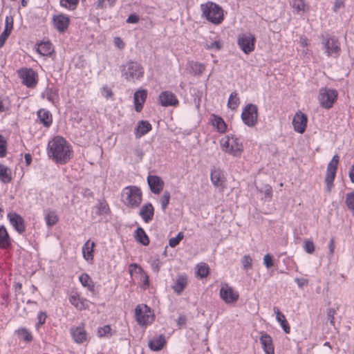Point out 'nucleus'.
Returning a JSON list of instances; mask_svg holds the SVG:
<instances>
[{
  "label": "nucleus",
  "mask_w": 354,
  "mask_h": 354,
  "mask_svg": "<svg viewBox=\"0 0 354 354\" xmlns=\"http://www.w3.org/2000/svg\"><path fill=\"white\" fill-rule=\"evenodd\" d=\"M47 153L55 162L64 165L73 156L71 145L62 136H55L48 142Z\"/></svg>",
  "instance_id": "nucleus-1"
},
{
  "label": "nucleus",
  "mask_w": 354,
  "mask_h": 354,
  "mask_svg": "<svg viewBox=\"0 0 354 354\" xmlns=\"http://www.w3.org/2000/svg\"><path fill=\"white\" fill-rule=\"evenodd\" d=\"M201 8L203 16L215 25L221 24L224 19L223 10L218 5L213 2H207L201 4Z\"/></svg>",
  "instance_id": "nucleus-2"
},
{
  "label": "nucleus",
  "mask_w": 354,
  "mask_h": 354,
  "mask_svg": "<svg viewBox=\"0 0 354 354\" xmlns=\"http://www.w3.org/2000/svg\"><path fill=\"white\" fill-rule=\"evenodd\" d=\"M122 75L129 82H136L144 75V68L137 62L130 61L122 66Z\"/></svg>",
  "instance_id": "nucleus-3"
},
{
  "label": "nucleus",
  "mask_w": 354,
  "mask_h": 354,
  "mask_svg": "<svg viewBox=\"0 0 354 354\" xmlns=\"http://www.w3.org/2000/svg\"><path fill=\"white\" fill-rule=\"evenodd\" d=\"M141 189L136 186L126 187L122 192L124 203L130 207H137L142 202Z\"/></svg>",
  "instance_id": "nucleus-4"
},
{
  "label": "nucleus",
  "mask_w": 354,
  "mask_h": 354,
  "mask_svg": "<svg viewBox=\"0 0 354 354\" xmlns=\"http://www.w3.org/2000/svg\"><path fill=\"white\" fill-rule=\"evenodd\" d=\"M338 93L335 89L329 88H321L319 90L318 100L320 106L329 109L333 107L336 102Z\"/></svg>",
  "instance_id": "nucleus-5"
},
{
  "label": "nucleus",
  "mask_w": 354,
  "mask_h": 354,
  "mask_svg": "<svg viewBox=\"0 0 354 354\" xmlns=\"http://www.w3.org/2000/svg\"><path fill=\"white\" fill-rule=\"evenodd\" d=\"M258 108L255 104H249L243 109L241 113V119L243 123L249 127H252L257 123Z\"/></svg>",
  "instance_id": "nucleus-6"
},
{
  "label": "nucleus",
  "mask_w": 354,
  "mask_h": 354,
  "mask_svg": "<svg viewBox=\"0 0 354 354\" xmlns=\"http://www.w3.org/2000/svg\"><path fill=\"white\" fill-rule=\"evenodd\" d=\"M135 316L137 322L142 326L149 324L153 320V315L147 305L137 306L135 309Z\"/></svg>",
  "instance_id": "nucleus-7"
},
{
  "label": "nucleus",
  "mask_w": 354,
  "mask_h": 354,
  "mask_svg": "<svg viewBox=\"0 0 354 354\" xmlns=\"http://www.w3.org/2000/svg\"><path fill=\"white\" fill-rule=\"evenodd\" d=\"M339 160V156L335 154L333 156L332 160L328 164L325 177V182L326 184V189L328 192H330L333 187V181L335 180L337 169Z\"/></svg>",
  "instance_id": "nucleus-8"
},
{
  "label": "nucleus",
  "mask_w": 354,
  "mask_h": 354,
  "mask_svg": "<svg viewBox=\"0 0 354 354\" xmlns=\"http://www.w3.org/2000/svg\"><path fill=\"white\" fill-rule=\"evenodd\" d=\"M18 75L23 84L28 88H34L37 84V74L32 68H21Z\"/></svg>",
  "instance_id": "nucleus-9"
},
{
  "label": "nucleus",
  "mask_w": 354,
  "mask_h": 354,
  "mask_svg": "<svg viewBox=\"0 0 354 354\" xmlns=\"http://www.w3.org/2000/svg\"><path fill=\"white\" fill-rule=\"evenodd\" d=\"M70 17L63 13L54 15L52 17L53 28L60 33L65 32L70 25Z\"/></svg>",
  "instance_id": "nucleus-10"
},
{
  "label": "nucleus",
  "mask_w": 354,
  "mask_h": 354,
  "mask_svg": "<svg viewBox=\"0 0 354 354\" xmlns=\"http://www.w3.org/2000/svg\"><path fill=\"white\" fill-rule=\"evenodd\" d=\"M70 334L73 341L77 344H82L88 340V335L83 323L79 326H73L70 328Z\"/></svg>",
  "instance_id": "nucleus-11"
},
{
  "label": "nucleus",
  "mask_w": 354,
  "mask_h": 354,
  "mask_svg": "<svg viewBox=\"0 0 354 354\" xmlns=\"http://www.w3.org/2000/svg\"><path fill=\"white\" fill-rule=\"evenodd\" d=\"M219 295L221 298L226 304L235 303L239 297V293L234 291V289L227 283H224L222 285L220 289Z\"/></svg>",
  "instance_id": "nucleus-12"
},
{
  "label": "nucleus",
  "mask_w": 354,
  "mask_h": 354,
  "mask_svg": "<svg viewBox=\"0 0 354 354\" xmlns=\"http://www.w3.org/2000/svg\"><path fill=\"white\" fill-rule=\"evenodd\" d=\"M7 217L14 229L20 234L26 231L24 219L15 212H10Z\"/></svg>",
  "instance_id": "nucleus-13"
},
{
  "label": "nucleus",
  "mask_w": 354,
  "mask_h": 354,
  "mask_svg": "<svg viewBox=\"0 0 354 354\" xmlns=\"http://www.w3.org/2000/svg\"><path fill=\"white\" fill-rule=\"evenodd\" d=\"M307 122V116L304 113L300 111L297 113L292 120L295 131L303 133L306 131Z\"/></svg>",
  "instance_id": "nucleus-14"
},
{
  "label": "nucleus",
  "mask_w": 354,
  "mask_h": 354,
  "mask_svg": "<svg viewBox=\"0 0 354 354\" xmlns=\"http://www.w3.org/2000/svg\"><path fill=\"white\" fill-rule=\"evenodd\" d=\"M147 183L151 192L155 194H160L164 187V181L158 176L149 175Z\"/></svg>",
  "instance_id": "nucleus-15"
},
{
  "label": "nucleus",
  "mask_w": 354,
  "mask_h": 354,
  "mask_svg": "<svg viewBox=\"0 0 354 354\" xmlns=\"http://www.w3.org/2000/svg\"><path fill=\"white\" fill-rule=\"evenodd\" d=\"M159 101L160 104L163 106H176L179 103L175 95L172 92L168 91H162L160 93Z\"/></svg>",
  "instance_id": "nucleus-16"
},
{
  "label": "nucleus",
  "mask_w": 354,
  "mask_h": 354,
  "mask_svg": "<svg viewBox=\"0 0 354 354\" xmlns=\"http://www.w3.org/2000/svg\"><path fill=\"white\" fill-rule=\"evenodd\" d=\"M230 138H231L230 149H226V153L235 157L240 156L243 151L242 143L239 141V138L233 134H230Z\"/></svg>",
  "instance_id": "nucleus-17"
},
{
  "label": "nucleus",
  "mask_w": 354,
  "mask_h": 354,
  "mask_svg": "<svg viewBox=\"0 0 354 354\" xmlns=\"http://www.w3.org/2000/svg\"><path fill=\"white\" fill-rule=\"evenodd\" d=\"M259 340L266 354H274L272 339L269 335L262 333Z\"/></svg>",
  "instance_id": "nucleus-18"
},
{
  "label": "nucleus",
  "mask_w": 354,
  "mask_h": 354,
  "mask_svg": "<svg viewBox=\"0 0 354 354\" xmlns=\"http://www.w3.org/2000/svg\"><path fill=\"white\" fill-rule=\"evenodd\" d=\"M147 96V91L145 89H140L135 92L133 95V101L135 105V110L140 112L142 108L143 104Z\"/></svg>",
  "instance_id": "nucleus-19"
},
{
  "label": "nucleus",
  "mask_w": 354,
  "mask_h": 354,
  "mask_svg": "<svg viewBox=\"0 0 354 354\" xmlns=\"http://www.w3.org/2000/svg\"><path fill=\"white\" fill-rule=\"evenodd\" d=\"M187 277L186 274H178L171 286V288L178 295H180L187 286Z\"/></svg>",
  "instance_id": "nucleus-20"
},
{
  "label": "nucleus",
  "mask_w": 354,
  "mask_h": 354,
  "mask_svg": "<svg viewBox=\"0 0 354 354\" xmlns=\"http://www.w3.org/2000/svg\"><path fill=\"white\" fill-rule=\"evenodd\" d=\"M70 303L74 306L78 310H83L88 308V301L87 299L80 297L77 293H75L69 297Z\"/></svg>",
  "instance_id": "nucleus-21"
},
{
  "label": "nucleus",
  "mask_w": 354,
  "mask_h": 354,
  "mask_svg": "<svg viewBox=\"0 0 354 354\" xmlns=\"http://www.w3.org/2000/svg\"><path fill=\"white\" fill-rule=\"evenodd\" d=\"M139 215L145 223H148L151 221L154 215V208L152 204L150 203L145 204L141 207Z\"/></svg>",
  "instance_id": "nucleus-22"
},
{
  "label": "nucleus",
  "mask_w": 354,
  "mask_h": 354,
  "mask_svg": "<svg viewBox=\"0 0 354 354\" xmlns=\"http://www.w3.org/2000/svg\"><path fill=\"white\" fill-rule=\"evenodd\" d=\"M210 179L212 184L216 187H222L225 182L223 171L219 168L216 167L211 170Z\"/></svg>",
  "instance_id": "nucleus-23"
},
{
  "label": "nucleus",
  "mask_w": 354,
  "mask_h": 354,
  "mask_svg": "<svg viewBox=\"0 0 354 354\" xmlns=\"http://www.w3.org/2000/svg\"><path fill=\"white\" fill-rule=\"evenodd\" d=\"M37 118L39 122L43 124L45 127H49L53 122L52 114L49 111L45 109H39L37 111Z\"/></svg>",
  "instance_id": "nucleus-24"
},
{
  "label": "nucleus",
  "mask_w": 354,
  "mask_h": 354,
  "mask_svg": "<svg viewBox=\"0 0 354 354\" xmlns=\"http://www.w3.org/2000/svg\"><path fill=\"white\" fill-rule=\"evenodd\" d=\"M273 311L276 314V319H277V322L280 324L283 331L286 334L290 333V328L288 321L286 319L285 315L280 312L278 307H276V306L274 307Z\"/></svg>",
  "instance_id": "nucleus-25"
},
{
  "label": "nucleus",
  "mask_w": 354,
  "mask_h": 354,
  "mask_svg": "<svg viewBox=\"0 0 354 354\" xmlns=\"http://www.w3.org/2000/svg\"><path fill=\"white\" fill-rule=\"evenodd\" d=\"M165 344L166 339L165 336L163 335H160L158 337L149 342V347L152 351H158L163 348Z\"/></svg>",
  "instance_id": "nucleus-26"
},
{
  "label": "nucleus",
  "mask_w": 354,
  "mask_h": 354,
  "mask_svg": "<svg viewBox=\"0 0 354 354\" xmlns=\"http://www.w3.org/2000/svg\"><path fill=\"white\" fill-rule=\"evenodd\" d=\"M151 130V124L147 120L139 121L136 128V136L140 138Z\"/></svg>",
  "instance_id": "nucleus-27"
},
{
  "label": "nucleus",
  "mask_w": 354,
  "mask_h": 354,
  "mask_svg": "<svg viewBox=\"0 0 354 354\" xmlns=\"http://www.w3.org/2000/svg\"><path fill=\"white\" fill-rule=\"evenodd\" d=\"M11 245L10 237L4 225H0V248H7Z\"/></svg>",
  "instance_id": "nucleus-28"
},
{
  "label": "nucleus",
  "mask_w": 354,
  "mask_h": 354,
  "mask_svg": "<svg viewBox=\"0 0 354 354\" xmlns=\"http://www.w3.org/2000/svg\"><path fill=\"white\" fill-rule=\"evenodd\" d=\"M94 246V242H91L90 240H88L82 246L83 257L87 261L93 259V253Z\"/></svg>",
  "instance_id": "nucleus-29"
},
{
  "label": "nucleus",
  "mask_w": 354,
  "mask_h": 354,
  "mask_svg": "<svg viewBox=\"0 0 354 354\" xmlns=\"http://www.w3.org/2000/svg\"><path fill=\"white\" fill-rule=\"evenodd\" d=\"M212 124L220 133H224L226 131L227 124L223 119L220 116L214 114L212 115Z\"/></svg>",
  "instance_id": "nucleus-30"
},
{
  "label": "nucleus",
  "mask_w": 354,
  "mask_h": 354,
  "mask_svg": "<svg viewBox=\"0 0 354 354\" xmlns=\"http://www.w3.org/2000/svg\"><path fill=\"white\" fill-rule=\"evenodd\" d=\"M136 240L142 245L147 246L149 244V239L145 230L139 227L135 232Z\"/></svg>",
  "instance_id": "nucleus-31"
},
{
  "label": "nucleus",
  "mask_w": 354,
  "mask_h": 354,
  "mask_svg": "<svg viewBox=\"0 0 354 354\" xmlns=\"http://www.w3.org/2000/svg\"><path fill=\"white\" fill-rule=\"evenodd\" d=\"M79 280L81 283V284L87 288V289L91 292H93L95 291V286L94 283L90 277V276L86 273H82L79 277Z\"/></svg>",
  "instance_id": "nucleus-32"
},
{
  "label": "nucleus",
  "mask_w": 354,
  "mask_h": 354,
  "mask_svg": "<svg viewBox=\"0 0 354 354\" xmlns=\"http://www.w3.org/2000/svg\"><path fill=\"white\" fill-rule=\"evenodd\" d=\"M12 180L9 168L0 163V181L3 183H9Z\"/></svg>",
  "instance_id": "nucleus-33"
},
{
  "label": "nucleus",
  "mask_w": 354,
  "mask_h": 354,
  "mask_svg": "<svg viewBox=\"0 0 354 354\" xmlns=\"http://www.w3.org/2000/svg\"><path fill=\"white\" fill-rule=\"evenodd\" d=\"M255 41L254 35L250 32L241 34L238 37V44H254Z\"/></svg>",
  "instance_id": "nucleus-34"
},
{
  "label": "nucleus",
  "mask_w": 354,
  "mask_h": 354,
  "mask_svg": "<svg viewBox=\"0 0 354 354\" xmlns=\"http://www.w3.org/2000/svg\"><path fill=\"white\" fill-rule=\"evenodd\" d=\"M240 104V99L238 97V93L236 91L232 92L228 99L227 106L232 109L235 110L238 107Z\"/></svg>",
  "instance_id": "nucleus-35"
},
{
  "label": "nucleus",
  "mask_w": 354,
  "mask_h": 354,
  "mask_svg": "<svg viewBox=\"0 0 354 354\" xmlns=\"http://www.w3.org/2000/svg\"><path fill=\"white\" fill-rule=\"evenodd\" d=\"M80 0H60L59 5L61 7L67 9L68 10H75Z\"/></svg>",
  "instance_id": "nucleus-36"
},
{
  "label": "nucleus",
  "mask_w": 354,
  "mask_h": 354,
  "mask_svg": "<svg viewBox=\"0 0 354 354\" xmlns=\"http://www.w3.org/2000/svg\"><path fill=\"white\" fill-rule=\"evenodd\" d=\"M36 50L42 56L51 55L55 50L53 46H35Z\"/></svg>",
  "instance_id": "nucleus-37"
},
{
  "label": "nucleus",
  "mask_w": 354,
  "mask_h": 354,
  "mask_svg": "<svg viewBox=\"0 0 354 354\" xmlns=\"http://www.w3.org/2000/svg\"><path fill=\"white\" fill-rule=\"evenodd\" d=\"M209 272V268L207 263H203L197 265L196 274L201 278L206 277Z\"/></svg>",
  "instance_id": "nucleus-38"
},
{
  "label": "nucleus",
  "mask_w": 354,
  "mask_h": 354,
  "mask_svg": "<svg viewBox=\"0 0 354 354\" xmlns=\"http://www.w3.org/2000/svg\"><path fill=\"white\" fill-rule=\"evenodd\" d=\"M323 50L327 55V56L337 57L339 52V46H324Z\"/></svg>",
  "instance_id": "nucleus-39"
},
{
  "label": "nucleus",
  "mask_w": 354,
  "mask_h": 354,
  "mask_svg": "<svg viewBox=\"0 0 354 354\" xmlns=\"http://www.w3.org/2000/svg\"><path fill=\"white\" fill-rule=\"evenodd\" d=\"M189 67L195 75H201L204 71L205 66L203 64L199 62H190Z\"/></svg>",
  "instance_id": "nucleus-40"
},
{
  "label": "nucleus",
  "mask_w": 354,
  "mask_h": 354,
  "mask_svg": "<svg viewBox=\"0 0 354 354\" xmlns=\"http://www.w3.org/2000/svg\"><path fill=\"white\" fill-rule=\"evenodd\" d=\"M97 335L100 338L111 337L112 335L111 326L109 325H105L102 327H99L97 328Z\"/></svg>",
  "instance_id": "nucleus-41"
},
{
  "label": "nucleus",
  "mask_w": 354,
  "mask_h": 354,
  "mask_svg": "<svg viewBox=\"0 0 354 354\" xmlns=\"http://www.w3.org/2000/svg\"><path fill=\"white\" fill-rule=\"evenodd\" d=\"M45 220L46 222L47 225L48 226H53L56 224V223L58 221V217L57 214L51 211L46 214L45 216Z\"/></svg>",
  "instance_id": "nucleus-42"
},
{
  "label": "nucleus",
  "mask_w": 354,
  "mask_h": 354,
  "mask_svg": "<svg viewBox=\"0 0 354 354\" xmlns=\"http://www.w3.org/2000/svg\"><path fill=\"white\" fill-rule=\"evenodd\" d=\"M46 98L53 103L58 98V91L54 88H47L46 90Z\"/></svg>",
  "instance_id": "nucleus-43"
},
{
  "label": "nucleus",
  "mask_w": 354,
  "mask_h": 354,
  "mask_svg": "<svg viewBox=\"0 0 354 354\" xmlns=\"http://www.w3.org/2000/svg\"><path fill=\"white\" fill-rule=\"evenodd\" d=\"M13 29V19L10 17H6L5 19V29L3 33L8 37Z\"/></svg>",
  "instance_id": "nucleus-44"
},
{
  "label": "nucleus",
  "mask_w": 354,
  "mask_h": 354,
  "mask_svg": "<svg viewBox=\"0 0 354 354\" xmlns=\"http://www.w3.org/2000/svg\"><path fill=\"white\" fill-rule=\"evenodd\" d=\"M241 262L243 266V269L245 271H248V270L252 269V259L250 255H244L241 259Z\"/></svg>",
  "instance_id": "nucleus-45"
},
{
  "label": "nucleus",
  "mask_w": 354,
  "mask_h": 354,
  "mask_svg": "<svg viewBox=\"0 0 354 354\" xmlns=\"http://www.w3.org/2000/svg\"><path fill=\"white\" fill-rule=\"evenodd\" d=\"M345 203L348 209L354 214V192L346 194Z\"/></svg>",
  "instance_id": "nucleus-46"
},
{
  "label": "nucleus",
  "mask_w": 354,
  "mask_h": 354,
  "mask_svg": "<svg viewBox=\"0 0 354 354\" xmlns=\"http://www.w3.org/2000/svg\"><path fill=\"white\" fill-rule=\"evenodd\" d=\"M18 335L21 339L27 342H30L32 340V336L31 333L26 328H20L17 330Z\"/></svg>",
  "instance_id": "nucleus-47"
},
{
  "label": "nucleus",
  "mask_w": 354,
  "mask_h": 354,
  "mask_svg": "<svg viewBox=\"0 0 354 354\" xmlns=\"http://www.w3.org/2000/svg\"><path fill=\"white\" fill-rule=\"evenodd\" d=\"M109 210L107 203L105 201H99V203L97 205V212L96 213L98 215L107 214Z\"/></svg>",
  "instance_id": "nucleus-48"
},
{
  "label": "nucleus",
  "mask_w": 354,
  "mask_h": 354,
  "mask_svg": "<svg viewBox=\"0 0 354 354\" xmlns=\"http://www.w3.org/2000/svg\"><path fill=\"white\" fill-rule=\"evenodd\" d=\"M293 8L297 11H306L308 9L307 4L304 0H295L293 2Z\"/></svg>",
  "instance_id": "nucleus-49"
},
{
  "label": "nucleus",
  "mask_w": 354,
  "mask_h": 354,
  "mask_svg": "<svg viewBox=\"0 0 354 354\" xmlns=\"http://www.w3.org/2000/svg\"><path fill=\"white\" fill-rule=\"evenodd\" d=\"M170 199V193L168 191H165L162 196L160 198V204L162 210H165L169 203Z\"/></svg>",
  "instance_id": "nucleus-50"
},
{
  "label": "nucleus",
  "mask_w": 354,
  "mask_h": 354,
  "mask_svg": "<svg viewBox=\"0 0 354 354\" xmlns=\"http://www.w3.org/2000/svg\"><path fill=\"white\" fill-rule=\"evenodd\" d=\"M116 0H97L96 8H104L106 6L109 7H113L115 4Z\"/></svg>",
  "instance_id": "nucleus-51"
},
{
  "label": "nucleus",
  "mask_w": 354,
  "mask_h": 354,
  "mask_svg": "<svg viewBox=\"0 0 354 354\" xmlns=\"http://www.w3.org/2000/svg\"><path fill=\"white\" fill-rule=\"evenodd\" d=\"M7 153V142L5 138L0 135V157L3 158Z\"/></svg>",
  "instance_id": "nucleus-52"
},
{
  "label": "nucleus",
  "mask_w": 354,
  "mask_h": 354,
  "mask_svg": "<svg viewBox=\"0 0 354 354\" xmlns=\"http://www.w3.org/2000/svg\"><path fill=\"white\" fill-rule=\"evenodd\" d=\"M184 235L183 232H179L176 237L171 238L169 241V245L171 248H174L179 244L180 241L183 239Z\"/></svg>",
  "instance_id": "nucleus-53"
},
{
  "label": "nucleus",
  "mask_w": 354,
  "mask_h": 354,
  "mask_svg": "<svg viewBox=\"0 0 354 354\" xmlns=\"http://www.w3.org/2000/svg\"><path fill=\"white\" fill-rule=\"evenodd\" d=\"M304 249L308 254H313L315 251V245L310 239H306L304 243Z\"/></svg>",
  "instance_id": "nucleus-54"
},
{
  "label": "nucleus",
  "mask_w": 354,
  "mask_h": 354,
  "mask_svg": "<svg viewBox=\"0 0 354 354\" xmlns=\"http://www.w3.org/2000/svg\"><path fill=\"white\" fill-rule=\"evenodd\" d=\"M263 265L266 268H270L274 266V259L271 254H266L263 257Z\"/></svg>",
  "instance_id": "nucleus-55"
},
{
  "label": "nucleus",
  "mask_w": 354,
  "mask_h": 354,
  "mask_svg": "<svg viewBox=\"0 0 354 354\" xmlns=\"http://www.w3.org/2000/svg\"><path fill=\"white\" fill-rule=\"evenodd\" d=\"M230 135H227L224 139L221 140V146L223 151L226 152V149H230Z\"/></svg>",
  "instance_id": "nucleus-56"
},
{
  "label": "nucleus",
  "mask_w": 354,
  "mask_h": 354,
  "mask_svg": "<svg viewBox=\"0 0 354 354\" xmlns=\"http://www.w3.org/2000/svg\"><path fill=\"white\" fill-rule=\"evenodd\" d=\"M162 263L160 262L159 258H156L151 261V267L152 270L158 273L160 271Z\"/></svg>",
  "instance_id": "nucleus-57"
},
{
  "label": "nucleus",
  "mask_w": 354,
  "mask_h": 354,
  "mask_svg": "<svg viewBox=\"0 0 354 354\" xmlns=\"http://www.w3.org/2000/svg\"><path fill=\"white\" fill-rule=\"evenodd\" d=\"M46 317H47V315H46V313L42 312V311L39 313V314L37 315L38 322L36 324V327L37 328H39L41 325H43L45 323Z\"/></svg>",
  "instance_id": "nucleus-58"
},
{
  "label": "nucleus",
  "mask_w": 354,
  "mask_h": 354,
  "mask_svg": "<svg viewBox=\"0 0 354 354\" xmlns=\"http://www.w3.org/2000/svg\"><path fill=\"white\" fill-rule=\"evenodd\" d=\"M336 311L333 308H328L327 310V319L330 322V324L333 326L335 324L334 315Z\"/></svg>",
  "instance_id": "nucleus-59"
},
{
  "label": "nucleus",
  "mask_w": 354,
  "mask_h": 354,
  "mask_svg": "<svg viewBox=\"0 0 354 354\" xmlns=\"http://www.w3.org/2000/svg\"><path fill=\"white\" fill-rule=\"evenodd\" d=\"M344 6V0H335L333 10L335 12H337L340 8H343Z\"/></svg>",
  "instance_id": "nucleus-60"
},
{
  "label": "nucleus",
  "mask_w": 354,
  "mask_h": 354,
  "mask_svg": "<svg viewBox=\"0 0 354 354\" xmlns=\"http://www.w3.org/2000/svg\"><path fill=\"white\" fill-rule=\"evenodd\" d=\"M102 94L106 98H109V97H111L113 95L112 91L107 86H103L102 87Z\"/></svg>",
  "instance_id": "nucleus-61"
},
{
  "label": "nucleus",
  "mask_w": 354,
  "mask_h": 354,
  "mask_svg": "<svg viewBox=\"0 0 354 354\" xmlns=\"http://www.w3.org/2000/svg\"><path fill=\"white\" fill-rule=\"evenodd\" d=\"M139 17L136 14H132L127 19V22L130 24H136L138 22Z\"/></svg>",
  "instance_id": "nucleus-62"
},
{
  "label": "nucleus",
  "mask_w": 354,
  "mask_h": 354,
  "mask_svg": "<svg viewBox=\"0 0 354 354\" xmlns=\"http://www.w3.org/2000/svg\"><path fill=\"white\" fill-rule=\"evenodd\" d=\"M295 282L297 283L299 288H303L304 286L308 285V280L304 278H296L295 279Z\"/></svg>",
  "instance_id": "nucleus-63"
},
{
  "label": "nucleus",
  "mask_w": 354,
  "mask_h": 354,
  "mask_svg": "<svg viewBox=\"0 0 354 354\" xmlns=\"http://www.w3.org/2000/svg\"><path fill=\"white\" fill-rule=\"evenodd\" d=\"M239 46L245 54H248L254 50V46Z\"/></svg>",
  "instance_id": "nucleus-64"
}]
</instances>
